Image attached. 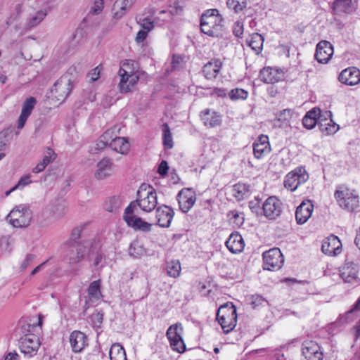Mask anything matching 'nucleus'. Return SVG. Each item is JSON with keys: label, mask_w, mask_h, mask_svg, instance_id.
I'll return each instance as SVG.
<instances>
[{"label": "nucleus", "mask_w": 360, "mask_h": 360, "mask_svg": "<svg viewBox=\"0 0 360 360\" xmlns=\"http://www.w3.org/2000/svg\"><path fill=\"white\" fill-rule=\"evenodd\" d=\"M231 219H234L233 223L237 225L242 224L243 222V217L240 216V213L236 210L231 211L229 213Z\"/></svg>", "instance_id": "obj_57"}, {"label": "nucleus", "mask_w": 360, "mask_h": 360, "mask_svg": "<svg viewBox=\"0 0 360 360\" xmlns=\"http://www.w3.org/2000/svg\"><path fill=\"white\" fill-rule=\"evenodd\" d=\"M6 219L16 228L27 227L32 219V212L26 205L15 206L8 214Z\"/></svg>", "instance_id": "obj_4"}, {"label": "nucleus", "mask_w": 360, "mask_h": 360, "mask_svg": "<svg viewBox=\"0 0 360 360\" xmlns=\"http://www.w3.org/2000/svg\"><path fill=\"white\" fill-rule=\"evenodd\" d=\"M249 46L255 51L257 54L259 53L262 49L264 37L259 33H253L246 40Z\"/></svg>", "instance_id": "obj_33"}, {"label": "nucleus", "mask_w": 360, "mask_h": 360, "mask_svg": "<svg viewBox=\"0 0 360 360\" xmlns=\"http://www.w3.org/2000/svg\"><path fill=\"white\" fill-rule=\"evenodd\" d=\"M307 115L309 116V117L315 118L317 120H319V116L322 114L321 113V110L319 108H314L307 112Z\"/></svg>", "instance_id": "obj_63"}, {"label": "nucleus", "mask_w": 360, "mask_h": 360, "mask_svg": "<svg viewBox=\"0 0 360 360\" xmlns=\"http://www.w3.org/2000/svg\"><path fill=\"white\" fill-rule=\"evenodd\" d=\"M158 205L157 193L153 187L142 184L137 191L136 200L126 207L125 214H132L138 206L145 212H152Z\"/></svg>", "instance_id": "obj_1"}, {"label": "nucleus", "mask_w": 360, "mask_h": 360, "mask_svg": "<svg viewBox=\"0 0 360 360\" xmlns=\"http://www.w3.org/2000/svg\"><path fill=\"white\" fill-rule=\"evenodd\" d=\"M103 5L104 0H94L90 13L94 15L99 14L103 9Z\"/></svg>", "instance_id": "obj_52"}, {"label": "nucleus", "mask_w": 360, "mask_h": 360, "mask_svg": "<svg viewBox=\"0 0 360 360\" xmlns=\"http://www.w3.org/2000/svg\"><path fill=\"white\" fill-rule=\"evenodd\" d=\"M30 183H31L30 177V176H24L20 178V179L18 181V184L13 186V189H17L18 188H22L27 185H28Z\"/></svg>", "instance_id": "obj_60"}, {"label": "nucleus", "mask_w": 360, "mask_h": 360, "mask_svg": "<svg viewBox=\"0 0 360 360\" xmlns=\"http://www.w3.org/2000/svg\"><path fill=\"white\" fill-rule=\"evenodd\" d=\"M338 80L346 85H356L360 82V70L355 67L347 68L340 73Z\"/></svg>", "instance_id": "obj_19"}, {"label": "nucleus", "mask_w": 360, "mask_h": 360, "mask_svg": "<svg viewBox=\"0 0 360 360\" xmlns=\"http://www.w3.org/2000/svg\"><path fill=\"white\" fill-rule=\"evenodd\" d=\"M335 197L339 205L347 211L352 212L359 206V196L354 193V191H350L347 188L342 191L337 190Z\"/></svg>", "instance_id": "obj_7"}, {"label": "nucleus", "mask_w": 360, "mask_h": 360, "mask_svg": "<svg viewBox=\"0 0 360 360\" xmlns=\"http://www.w3.org/2000/svg\"><path fill=\"white\" fill-rule=\"evenodd\" d=\"M253 152L255 157L259 159L270 152V146L253 144Z\"/></svg>", "instance_id": "obj_46"}, {"label": "nucleus", "mask_w": 360, "mask_h": 360, "mask_svg": "<svg viewBox=\"0 0 360 360\" xmlns=\"http://www.w3.org/2000/svg\"><path fill=\"white\" fill-rule=\"evenodd\" d=\"M70 343L74 352H81L88 345L87 338L84 333L75 330L70 335Z\"/></svg>", "instance_id": "obj_23"}, {"label": "nucleus", "mask_w": 360, "mask_h": 360, "mask_svg": "<svg viewBox=\"0 0 360 360\" xmlns=\"http://www.w3.org/2000/svg\"><path fill=\"white\" fill-rule=\"evenodd\" d=\"M113 133L112 129H108L105 131L103 134L100 137L102 141H105V143H110L114 137H112V134Z\"/></svg>", "instance_id": "obj_62"}, {"label": "nucleus", "mask_w": 360, "mask_h": 360, "mask_svg": "<svg viewBox=\"0 0 360 360\" xmlns=\"http://www.w3.org/2000/svg\"><path fill=\"white\" fill-rule=\"evenodd\" d=\"M215 13H218L217 9L208 10L200 18L201 32L211 37L215 34L216 27L219 25L217 22L222 20L221 16Z\"/></svg>", "instance_id": "obj_5"}, {"label": "nucleus", "mask_w": 360, "mask_h": 360, "mask_svg": "<svg viewBox=\"0 0 360 360\" xmlns=\"http://www.w3.org/2000/svg\"><path fill=\"white\" fill-rule=\"evenodd\" d=\"M176 199L179 208L184 213L188 212L196 201L195 192L188 188L181 189L177 194Z\"/></svg>", "instance_id": "obj_12"}, {"label": "nucleus", "mask_w": 360, "mask_h": 360, "mask_svg": "<svg viewBox=\"0 0 360 360\" xmlns=\"http://www.w3.org/2000/svg\"><path fill=\"white\" fill-rule=\"evenodd\" d=\"M134 62L132 60H126L122 63V67L120 68L118 74H123L124 72L127 75L129 74H136L135 72V68H134Z\"/></svg>", "instance_id": "obj_50"}, {"label": "nucleus", "mask_w": 360, "mask_h": 360, "mask_svg": "<svg viewBox=\"0 0 360 360\" xmlns=\"http://www.w3.org/2000/svg\"><path fill=\"white\" fill-rule=\"evenodd\" d=\"M35 255L29 254L25 257V260L21 264L20 269L21 270H25L27 269L35 259Z\"/></svg>", "instance_id": "obj_58"}, {"label": "nucleus", "mask_w": 360, "mask_h": 360, "mask_svg": "<svg viewBox=\"0 0 360 360\" xmlns=\"http://www.w3.org/2000/svg\"><path fill=\"white\" fill-rule=\"evenodd\" d=\"M150 32H148L143 29L141 28V30H139L136 34V41L137 43H141L142 41H143L148 37V34Z\"/></svg>", "instance_id": "obj_61"}, {"label": "nucleus", "mask_w": 360, "mask_h": 360, "mask_svg": "<svg viewBox=\"0 0 360 360\" xmlns=\"http://www.w3.org/2000/svg\"><path fill=\"white\" fill-rule=\"evenodd\" d=\"M227 6L235 13L242 11L247 6L246 0H227Z\"/></svg>", "instance_id": "obj_42"}, {"label": "nucleus", "mask_w": 360, "mask_h": 360, "mask_svg": "<svg viewBox=\"0 0 360 360\" xmlns=\"http://www.w3.org/2000/svg\"><path fill=\"white\" fill-rule=\"evenodd\" d=\"M253 144H261V145L267 144V146H270L268 136L266 135H263V134L260 135Z\"/></svg>", "instance_id": "obj_64"}, {"label": "nucleus", "mask_w": 360, "mask_h": 360, "mask_svg": "<svg viewBox=\"0 0 360 360\" xmlns=\"http://www.w3.org/2000/svg\"><path fill=\"white\" fill-rule=\"evenodd\" d=\"M47 15L46 9H41L33 15H30L27 18V26L28 28H32L38 25Z\"/></svg>", "instance_id": "obj_34"}, {"label": "nucleus", "mask_w": 360, "mask_h": 360, "mask_svg": "<svg viewBox=\"0 0 360 360\" xmlns=\"http://www.w3.org/2000/svg\"><path fill=\"white\" fill-rule=\"evenodd\" d=\"M233 33L236 37H240L243 34V24L239 21L234 23Z\"/></svg>", "instance_id": "obj_55"}, {"label": "nucleus", "mask_w": 360, "mask_h": 360, "mask_svg": "<svg viewBox=\"0 0 360 360\" xmlns=\"http://www.w3.org/2000/svg\"><path fill=\"white\" fill-rule=\"evenodd\" d=\"M110 148L122 154L126 153L129 150V143L127 138L115 136L110 142Z\"/></svg>", "instance_id": "obj_31"}, {"label": "nucleus", "mask_w": 360, "mask_h": 360, "mask_svg": "<svg viewBox=\"0 0 360 360\" xmlns=\"http://www.w3.org/2000/svg\"><path fill=\"white\" fill-rule=\"evenodd\" d=\"M248 300L253 309H255L259 306H263L267 303V301L259 295H250L248 298Z\"/></svg>", "instance_id": "obj_49"}, {"label": "nucleus", "mask_w": 360, "mask_h": 360, "mask_svg": "<svg viewBox=\"0 0 360 360\" xmlns=\"http://www.w3.org/2000/svg\"><path fill=\"white\" fill-rule=\"evenodd\" d=\"M333 54V47L328 41H321L316 45L314 55L316 60L320 63H327Z\"/></svg>", "instance_id": "obj_18"}, {"label": "nucleus", "mask_w": 360, "mask_h": 360, "mask_svg": "<svg viewBox=\"0 0 360 360\" xmlns=\"http://www.w3.org/2000/svg\"><path fill=\"white\" fill-rule=\"evenodd\" d=\"M174 215L173 209L167 205H162L156 208L157 224L163 228L170 226Z\"/></svg>", "instance_id": "obj_16"}, {"label": "nucleus", "mask_w": 360, "mask_h": 360, "mask_svg": "<svg viewBox=\"0 0 360 360\" xmlns=\"http://www.w3.org/2000/svg\"><path fill=\"white\" fill-rule=\"evenodd\" d=\"M264 269L269 271L279 269L284 262L283 256L278 248H272L263 253Z\"/></svg>", "instance_id": "obj_11"}, {"label": "nucleus", "mask_w": 360, "mask_h": 360, "mask_svg": "<svg viewBox=\"0 0 360 360\" xmlns=\"http://www.w3.org/2000/svg\"><path fill=\"white\" fill-rule=\"evenodd\" d=\"M72 86V77L68 72L55 82L51 92L56 94L58 100H65L70 94Z\"/></svg>", "instance_id": "obj_9"}, {"label": "nucleus", "mask_w": 360, "mask_h": 360, "mask_svg": "<svg viewBox=\"0 0 360 360\" xmlns=\"http://www.w3.org/2000/svg\"><path fill=\"white\" fill-rule=\"evenodd\" d=\"M111 360H127L125 350L119 343L113 344L110 350Z\"/></svg>", "instance_id": "obj_37"}, {"label": "nucleus", "mask_w": 360, "mask_h": 360, "mask_svg": "<svg viewBox=\"0 0 360 360\" xmlns=\"http://www.w3.org/2000/svg\"><path fill=\"white\" fill-rule=\"evenodd\" d=\"M233 195L238 200L244 198L246 193L249 192V186L244 184H236L233 186Z\"/></svg>", "instance_id": "obj_43"}, {"label": "nucleus", "mask_w": 360, "mask_h": 360, "mask_svg": "<svg viewBox=\"0 0 360 360\" xmlns=\"http://www.w3.org/2000/svg\"><path fill=\"white\" fill-rule=\"evenodd\" d=\"M100 77V69L99 67H96L93 69L87 75V78L89 79V82H94L96 81Z\"/></svg>", "instance_id": "obj_56"}, {"label": "nucleus", "mask_w": 360, "mask_h": 360, "mask_svg": "<svg viewBox=\"0 0 360 360\" xmlns=\"http://www.w3.org/2000/svg\"><path fill=\"white\" fill-rule=\"evenodd\" d=\"M55 158V153L53 150L51 148H48L46 153L45 154L41 162L46 167L54 160Z\"/></svg>", "instance_id": "obj_53"}, {"label": "nucleus", "mask_w": 360, "mask_h": 360, "mask_svg": "<svg viewBox=\"0 0 360 360\" xmlns=\"http://www.w3.org/2000/svg\"><path fill=\"white\" fill-rule=\"evenodd\" d=\"M136 21L142 29L148 32L152 31L155 27L154 21L152 20L149 17H136Z\"/></svg>", "instance_id": "obj_45"}, {"label": "nucleus", "mask_w": 360, "mask_h": 360, "mask_svg": "<svg viewBox=\"0 0 360 360\" xmlns=\"http://www.w3.org/2000/svg\"><path fill=\"white\" fill-rule=\"evenodd\" d=\"M36 103L37 100L35 98L32 96H30L25 99V101L22 103L21 113L18 121L17 127L18 129H22L24 127L25 124L28 117L31 115L32 111L33 110Z\"/></svg>", "instance_id": "obj_20"}, {"label": "nucleus", "mask_w": 360, "mask_h": 360, "mask_svg": "<svg viewBox=\"0 0 360 360\" xmlns=\"http://www.w3.org/2000/svg\"><path fill=\"white\" fill-rule=\"evenodd\" d=\"M281 202L276 197L268 198L262 205L264 215L269 219H275L281 213Z\"/></svg>", "instance_id": "obj_13"}, {"label": "nucleus", "mask_w": 360, "mask_h": 360, "mask_svg": "<svg viewBox=\"0 0 360 360\" xmlns=\"http://www.w3.org/2000/svg\"><path fill=\"white\" fill-rule=\"evenodd\" d=\"M314 205L310 200L303 201L296 209L295 219L298 224H304L311 217Z\"/></svg>", "instance_id": "obj_21"}, {"label": "nucleus", "mask_w": 360, "mask_h": 360, "mask_svg": "<svg viewBox=\"0 0 360 360\" xmlns=\"http://www.w3.org/2000/svg\"><path fill=\"white\" fill-rule=\"evenodd\" d=\"M302 353L304 360H323L320 346L314 341H304L302 345Z\"/></svg>", "instance_id": "obj_15"}, {"label": "nucleus", "mask_w": 360, "mask_h": 360, "mask_svg": "<svg viewBox=\"0 0 360 360\" xmlns=\"http://www.w3.org/2000/svg\"><path fill=\"white\" fill-rule=\"evenodd\" d=\"M40 346L39 338L34 334H27L21 338L19 342L20 352L27 357L34 356Z\"/></svg>", "instance_id": "obj_10"}, {"label": "nucleus", "mask_w": 360, "mask_h": 360, "mask_svg": "<svg viewBox=\"0 0 360 360\" xmlns=\"http://www.w3.org/2000/svg\"><path fill=\"white\" fill-rule=\"evenodd\" d=\"M229 98L233 101H236V100H238V99L245 100L247 98V97L248 96V93L247 91H245L243 89L236 88L234 89H232L229 93Z\"/></svg>", "instance_id": "obj_48"}, {"label": "nucleus", "mask_w": 360, "mask_h": 360, "mask_svg": "<svg viewBox=\"0 0 360 360\" xmlns=\"http://www.w3.org/2000/svg\"><path fill=\"white\" fill-rule=\"evenodd\" d=\"M302 124L307 129H311L318 124V120L306 115L302 119Z\"/></svg>", "instance_id": "obj_51"}, {"label": "nucleus", "mask_w": 360, "mask_h": 360, "mask_svg": "<svg viewBox=\"0 0 360 360\" xmlns=\"http://www.w3.org/2000/svg\"><path fill=\"white\" fill-rule=\"evenodd\" d=\"M91 319L94 326L99 327L103 322V314L101 311L96 312L91 316Z\"/></svg>", "instance_id": "obj_54"}, {"label": "nucleus", "mask_w": 360, "mask_h": 360, "mask_svg": "<svg viewBox=\"0 0 360 360\" xmlns=\"http://www.w3.org/2000/svg\"><path fill=\"white\" fill-rule=\"evenodd\" d=\"M308 179L309 175L305 169L299 167L285 176L284 186L290 191H295L300 185L305 183Z\"/></svg>", "instance_id": "obj_6"}, {"label": "nucleus", "mask_w": 360, "mask_h": 360, "mask_svg": "<svg viewBox=\"0 0 360 360\" xmlns=\"http://www.w3.org/2000/svg\"><path fill=\"white\" fill-rule=\"evenodd\" d=\"M259 77L265 83L273 84L281 80V73L278 70L267 67L261 70Z\"/></svg>", "instance_id": "obj_28"}, {"label": "nucleus", "mask_w": 360, "mask_h": 360, "mask_svg": "<svg viewBox=\"0 0 360 360\" xmlns=\"http://www.w3.org/2000/svg\"><path fill=\"white\" fill-rule=\"evenodd\" d=\"M163 144L167 149H171L173 147L172 133L167 123L163 124Z\"/></svg>", "instance_id": "obj_44"}, {"label": "nucleus", "mask_w": 360, "mask_h": 360, "mask_svg": "<svg viewBox=\"0 0 360 360\" xmlns=\"http://www.w3.org/2000/svg\"><path fill=\"white\" fill-rule=\"evenodd\" d=\"M112 162L109 158H103L97 164V169L94 176L98 180L104 179L110 176Z\"/></svg>", "instance_id": "obj_25"}, {"label": "nucleus", "mask_w": 360, "mask_h": 360, "mask_svg": "<svg viewBox=\"0 0 360 360\" xmlns=\"http://www.w3.org/2000/svg\"><path fill=\"white\" fill-rule=\"evenodd\" d=\"M342 243L339 238L330 235L323 240L321 245V250L325 255L329 256H336L341 252Z\"/></svg>", "instance_id": "obj_17"}, {"label": "nucleus", "mask_w": 360, "mask_h": 360, "mask_svg": "<svg viewBox=\"0 0 360 360\" xmlns=\"http://www.w3.org/2000/svg\"><path fill=\"white\" fill-rule=\"evenodd\" d=\"M341 278L345 283H353L356 281V271L349 266H345L340 274Z\"/></svg>", "instance_id": "obj_39"}, {"label": "nucleus", "mask_w": 360, "mask_h": 360, "mask_svg": "<svg viewBox=\"0 0 360 360\" xmlns=\"http://www.w3.org/2000/svg\"><path fill=\"white\" fill-rule=\"evenodd\" d=\"M120 77L119 82V89L122 94H126L131 91V89L137 83L139 77L137 74H129L126 72L123 74H118Z\"/></svg>", "instance_id": "obj_22"}, {"label": "nucleus", "mask_w": 360, "mask_h": 360, "mask_svg": "<svg viewBox=\"0 0 360 360\" xmlns=\"http://www.w3.org/2000/svg\"><path fill=\"white\" fill-rule=\"evenodd\" d=\"M226 246L232 253L240 252L244 248V242L241 235L231 233L226 241Z\"/></svg>", "instance_id": "obj_29"}, {"label": "nucleus", "mask_w": 360, "mask_h": 360, "mask_svg": "<svg viewBox=\"0 0 360 360\" xmlns=\"http://www.w3.org/2000/svg\"><path fill=\"white\" fill-rule=\"evenodd\" d=\"M182 332L181 324L176 323L169 326L166 333L171 347L179 353H183L186 350V345L182 338Z\"/></svg>", "instance_id": "obj_8"}, {"label": "nucleus", "mask_w": 360, "mask_h": 360, "mask_svg": "<svg viewBox=\"0 0 360 360\" xmlns=\"http://www.w3.org/2000/svg\"><path fill=\"white\" fill-rule=\"evenodd\" d=\"M84 226H78L75 228L71 233L70 237L66 241L65 245H75L79 244L77 240L80 238L82 232L83 231Z\"/></svg>", "instance_id": "obj_47"}, {"label": "nucleus", "mask_w": 360, "mask_h": 360, "mask_svg": "<svg viewBox=\"0 0 360 360\" xmlns=\"http://www.w3.org/2000/svg\"><path fill=\"white\" fill-rule=\"evenodd\" d=\"M133 0H117L115 1L113 11L114 17L117 19L121 18L131 5L134 4Z\"/></svg>", "instance_id": "obj_32"}, {"label": "nucleus", "mask_w": 360, "mask_h": 360, "mask_svg": "<svg viewBox=\"0 0 360 360\" xmlns=\"http://www.w3.org/2000/svg\"><path fill=\"white\" fill-rule=\"evenodd\" d=\"M169 166L166 160H162L158 166V172L161 176L167 174Z\"/></svg>", "instance_id": "obj_59"}, {"label": "nucleus", "mask_w": 360, "mask_h": 360, "mask_svg": "<svg viewBox=\"0 0 360 360\" xmlns=\"http://www.w3.org/2000/svg\"><path fill=\"white\" fill-rule=\"evenodd\" d=\"M88 295L90 299L98 300L101 296L100 281H93L89 286Z\"/></svg>", "instance_id": "obj_40"}, {"label": "nucleus", "mask_w": 360, "mask_h": 360, "mask_svg": "<svg viewBox=\"0 0 360 360\" xmlns=\"http://www.w3.org/2000/svg\"><path fill=\"white\" fill-rule=\"evenodd\" d=\"M124 219L129 226L134 229L141 230L143 231H150L152 224L143 221L141 218L137 217L132 214H124Z\"/></svg>", "instance_id": "obj_24"}, {"label": "nucleus", "mask_w": 360, "mask_h": 360, "mask_svg": "<svg viewBox=\"0 0 360 360\" xmlns=\"http://www.w3.org/2000/svg\"><path fill=\"white\" fill-rule=\"evenodd\" d=\"M167 274L174 278H176L180 275L181 264L178 260H172L167 265Z\"/></svg>", "instance_id": "obj_41"}, {"label": "nucleus", "mask_w": 360, "mask_h": 360, "mask_svg": "<svg viewBox=\"0 0 360 360\" xmlns=\"http://www.w3.org/2000/svg\"><path fill=\"white\" fill-rule=\"evenodd\" d=\"M67 246V252L65 256V260L69 264H77L82 259H86L92 260L91 255L94 248L92 243L90 240H86L79 244L65 245Z\"/></svg>", "instance_id": "obj_2"}, {"label": "nucleus", "mask_w": 360, "mask_h": 360, "mask_svg": "<svg viewBox=\"0 0 360 360\" xmlns=\"http://www.w3.org/2000/svg\"><path fill=\"white\" fill-rule=\"evenodd\" d=\"M318 127L320 131L326 136L333 134L339 129V125L332 120L330 111H325L319 116Z\"/></svg>", "instance_id": "obj_14"}, {"label": "nucleus", "mask_w": 360, "mask_h": 360, "mask_svg": "<svg viewBox=\"0 0 360 360\" xmlns=\"http://www.w3.org/2000/svg\"><path fill=\"white\" fill-rule=\"evenodd\" d=\"M146 254V249L139 240H134L129 248V255L134 258H139Z\"/></svg>", "instance_id": "obj_38"}, {"label": "nucleus", "mask_w": 360, "mask_h": 360, "mask_svg": "<svg viewBox=\"0 0 360 360\" xmlns=\"http://www.w3.org/2000/svg\"><path fill=\"white\" fill-rule=\"evenodd\" d=\"M222 62L219 59L212 60L203 66L202 72L207 79H212L217 77L221 67Z\"/></svg>", "instance_id": "obj_26"}, {"label": "nucleus", "mask_w": 360, "mask_h": 360, "mask_svg": "<svg viewBox=\"0 0 360 360\" xmlns=\"http://www.w3.org/2000/svg\"><path fill=\"white\" fill-rule=\"evenodd\" d=\"M201 118L205 125L209 127L219 126L221 122L220 115L215 112H211L209 109L202 112Z\"/></svg>", "instance_id": "obj_30"}, {"label": "nucleus", "mask_w": 360, "mask_h": 360, "mask_svg": "<svg viewBox=\"0 0 360 360\" xmlns=\"http://www.w3.org/2000/svg\"><path fill=\"white\" fill-rule=\"evenodd\" d=\"M122 205L121 198L119 196H111L108 198L104 204V209L112 213H117Z\"/></svg>", "instance_id": "obj_35"}, {"label": "nucleus", "mask_w": 360, "mask_h": 360, "mask_svg": "<svg viewBox=\"0 0 360 360\" xmlns=\"http://www.w3.org/2000/svg\"><path fill=\"white\" fill-rule=\"evenodd\" d=\"M293 111L291 109L287 108L281 110L276 114V122H279L280 127H285L289 125L290 120L292 117Z\"/></svg>", "instance_id": "obj_36"}, {"label": "nucleus", "mask_w": 360, "mask_h": 360, "mask_svg": "<svg viewBox=\"0 0 360 360\" xmlns=\"http://www.w3.org/2000/svg\"><path fill=\"white\" fill-rule=\"evenodd\" d=\"M333 13L338 15L350 14L355 11L352 0H335L333 5Z\"/></svg>", "instance_id": "obj_27"}, {"label": "nucleus", "mask_w": 360, "mask_h": 360, "mask_svg": "<svg viewBox=\"0 0 360 360\" xmlns=\"http://www.w3.org/2000/svg\"><path fill=\"white\" fill-rule=\"evenodd\" d=\"M217 319L225 333L231 331L236 326V308L232 304L221 305L217 313Z\"/></svg>", "instance_id": "obj_3"}]
</instances>
